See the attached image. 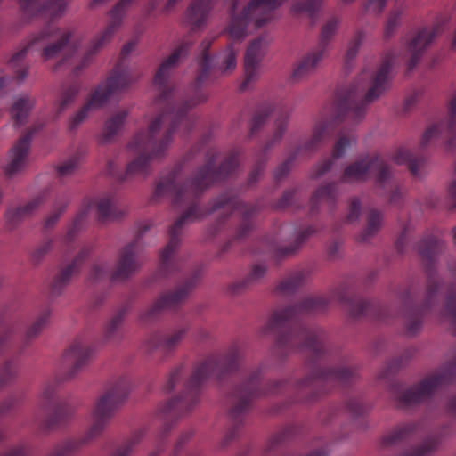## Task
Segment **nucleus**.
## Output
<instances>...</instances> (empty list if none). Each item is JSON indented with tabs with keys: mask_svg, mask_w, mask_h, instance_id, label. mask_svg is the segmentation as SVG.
I'll list each match as a JSON object with an SVG mask.
<instances>
[{
	"mask_svg": "<svg viewBox=\"0 0 456 456\" xmlns=\"http://www.w3.org/2000/svg\"><path fill=\"white\" fill-rule=\"evenodd\" d=\"M28 151V141L27 139L21 140L12 149L9 154V162L5 167L8 174H14L24 166Z\"/></svg>",
	"mask_w": 456,
	"mask_h": 456,
	"instance_id": "1",
	"label": "nucleus"
},
{
	"mask_svg": "<svg viewBox=\"0 0 456 456\" xmlns=\"http://www.w3.org/2000/svg\"><path fill=\"white\" fill-rule=\"evenodd\" d=\"M106 408V400H101L93 412L92 419L94 421V428L97 431L102 429L103 427L104 421L107 419V412L105 411Z\"/></svg>",
	"mask_w": 456,
	"mask_h": 456,
	"instance_id": "2",
	"label": "nucleus"
},
{
	"mask_svg": "<svg viewBox=\"0 0 456 456\" xmlns=\"http://www.w3.org/2000/svg\"><path fill=\"white\" fill-rule=\"evenodd\" d=\"M31 108V103L28 99H19L12 108V115L17 121H21Z\"/></svg>",
	"mask_w": 456,
	"mask_h": 456,
	"instance_id": "3",
	"label": "nucleus"
},
{
	"mask_svg": "<svg viewBox=\"0 0 456 456\" xmlns=\"http://www.w3.org/2000/svg\"><path fill=\"white\" fill-rule=\"evenodd\" d=\"M284 0H257L252 2L248 6V13L245 14V17L250 12H255L257 11H265L267 9L278 6L282 4Z\"/></svg>",
	"mask_w": 456,
	"mask_h": 456,
	"instance_id": "4",
	"label": "nucleus"
},
{
	"mask_svg": "<svg viewBox=\"0 0 456 456\" xmlns=\"http://www.w3.org/2000/svg\"><path fill=\"white\" fill-rule=\"evenodd\" d=\"M387 81V75L380 73L377 76L375 85L369 93V98L372 99L379 95V94L386 88Z\"/></svg>",
	"mask_w": 456,
	"mask_h": 456,
	"instance_id": "5",
	"label": "nucleus"
},
{
	"mask_svg": "<svg viewBox=\"0 0 456 456\" xmlns=\"http://www.w3.org/2000/svg\"><path fill=\"white\" fill-rule=\"evenodd\" d=\"M365 170L366 167L363 164H357L355 166L350 167L346 171V175L348 176L360 178Z\"/></svg>",
	"mask_w": 456,
	"mask_h": 456,
	"instance_id": "6",
	"label": "nucleus"
},
{
	"mask_svg": "<svg viewBox=\"0 0 456 456\" xmlns=\"http://www.w3.org/2000/svg\"><path fill=\"white\" fill-rule=\"evenodd\" d=\"M85 354V351L81 347H72L67 353V357L70 361H77L82 358Z\"/></svg>",
	"mask_w": 456,
	"mask_h": 456,
	"instance_id": "7",
	"label": "nucleus"
},
{
	"mask_svg": "<svg viewBox=\"0 0 456 456\" xmlns=\"http://www.w3.org/2000/svg\"><path fill=\"white\" fill-rule=\"evenodd\" d=\"M151 133H154L159 127H160V119L157 118L150 124Z\"/></svg>",
	"mask_w": 456,
	"mask_h": 456,
	"instance_id": "8",
	"label": "nucleus"
},
{
	"mask_svg": "<svg viewBox=\"0 0 456 456\" xmlns=\"http://www.w3.org/2000/svg\"><path fill=\"white\" fill-rule=\"evenodd\" d=\"M349 145V141L346 140V139H341L338 143H337V151L339 152L343 148L346 147Z\"/></svg>",
	"mask_w": 456,
	"mask_h": 456,
	"instance_id": "9",
	"label": "nucleus"
},
{
	"mask_svg": "<svg viewBox=\"0 0 456 456\" xmlns=\"http://www.w3.org/2000/svg\"><path fill=\"white\" fill-rule=\"evenodd\" d=\"M239 22L238 20H234L233 21V24L230 29V33L232 34V36L233 37H240L241 35V33L240 31L237 30V28H235V25L236 23Z\"/></svg>",
	"mask_w": 456,
	"mask_h": 456,
	"instance_id": "10",
	"label": "nucleus"
},
{
	"mask_svg": "<svg viewBox=\"0 0 456 456\" xmlns=\"http://www.w3.org/2000/svg\"><path fill=\"white\" fill-rule=\"evenodd\" d=\"M56 50H57V47H47L45 50V54L46 55V57H52L56 53Z\"/></svg>",
	"mask_w": 456,
	"mask_h": 456,
	"instance_id": "11",
	"label": "nucleus"
},
{
	"mask_svg": "<svg viewBox=\"0 0 456 456\" xmlns=\"http://www.w3.org/2000/svg\"><path fill=\"white\" fill-rule=\"evenodd\" d=\"M435 132H436V128L428 130L424 135V138L428 139L431 137Z\"/></svg>",
	"mask_w": 456,
	"mask_h": 456,
	"instance_id": "12",
	"label": "nucleus"
},
{
	"mask_svg": "<svg viewBox=\"0 0 456 456\" xmlns=\"http://www.w3.org/2000/svg\"><path fill=\"white\" fill-rule=\"evenodd\" d=\"M235 67V59H234V56H230V59H229V66L228 68L229 69H232Z\"/></svg>",
	"mask_w": 456,
	"mask_h": 456,
	"instance_id": "13",
	"label": "nucleus"
},
{
	"mask_svg": "<svg viewBox=\"0 0 456 456\" xmlns=\"http://www.w3.org/2000/svg\"><path fill=\"white\" fill-rule=\"evenodd\" d=\"M99 97H100V96H99V93H97V94L94 96V98H93V101H92V103H91V104H97V103H98V102H99V100H98V98H99Z\"/></svg>",
	"mask_w": 456,
	"mask_h": 456,
	"instance_id": "14",
	"label": "nucleus"
},
{
	"mask_svg": "<svg viewBox=\"0 0 456 456\" xmlns=\"http://www.w3.org/2000/svg\"><path fill=\"white\" fill-rule=\"evenodd\" d=\"M60 172L61 174H65V173L68 172V168L66 167L62 166V167H60Z\"/></svg>",
	"mask_w": 456,
	"mask_h": 456,
	"instance_id": "15",
	"label": "nucleus"
},
{
	"mask_svg": "<svg viewBox=\"0 0 456 456\" xmlns=\"http://www.w3.org/2000/svg\"><path fill=\"white\" fill-rule=\"evenodd\" d=\"M173 58H174V57L170 58V59L167 61V63H165V64L163 65V68H164L165 66H167V65H169V63H174V62H175V61L173 60Z\"/></svg>",
	"mask_w": 456,
	"mask_h": 456,
	"instance_id": "16",
	"label": "nucleus"
},
{
	"mask_svg": "<svg viewBox=\"0 0 456 456\" xmlns=\"http://www.w3.org/2000/svg\"><path fill=\"white\" fill-rule=\"evenodd\" d=\"M451 191L452 193H455L456 194V183H453L451 187Z\"/></svg>",
	"mask_w": 456,
	"mask_h": 456,
	"instance_id": "17",
	"label": "nucleus"
},
{
	"mask_svg": "<svg viewBox=\"0 0 456 456\" xmlns=\"http://www.w3.org/2000/svg\"><path fill=\"white\" fill-rule=\"evenodd\" d=\"M246 64H247V66H248V64H249V55H248V57H247Z\"/></svg>",
	"mask_w": 456,
	"mask_h": 456,
	"instance_id": "18",
	"label": "nucleus"
},
{
	"mask_svg": "<svg viewBox=\"0 0 456 456\" xmlns=\"http://www.w3.org/2000/svg\"><path fill=\"white\" fill-rule=\"evenodd\" d=\"M294 76H295V77H300L304 76V74H298V73H296V74H294Z\"/></svg>",
	"mask_w": 456,
	"mask_h": 456,
	"instance_id": "19",
	"label": "nucleus"
}]
</instances>
